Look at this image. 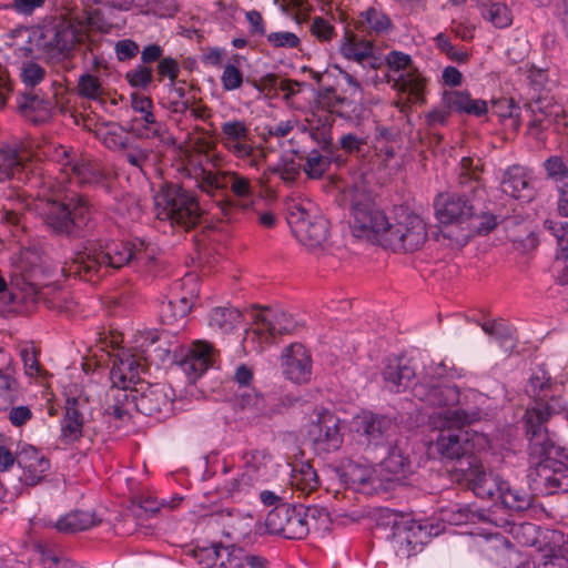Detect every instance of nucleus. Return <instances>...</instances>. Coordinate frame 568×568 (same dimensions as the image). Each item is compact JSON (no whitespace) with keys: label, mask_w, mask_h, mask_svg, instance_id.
Returning <instances> with one entry per match:
<instances>
[{"label":"nucleus","mask_w":568,"mask_h":568,"mask_svg":"<svg viewBox=\"0 0 568 568\" xmlns=\"http://www.w3.org/2000/svg\"><path fill=\"white\" fill-rule=\"evenodd\" d=\"M525 393L532 400L524 415L528 455L536 468L535 483L546 495L568 493V463L565 449L549 437L546 424L552 415L566 409L564 385L541 366L532 371Z\"/></svg>","instance_id":"nucleus-1"},{"label":"nucleus","mask_w":568,"mask_h":568,"mask_svg":"<svg viewBox=\"0 0 568 568\" xmlns=\"http://www.w3.org/2000/svg\"><path fill=\"white\" fill-rule=\"evenodd\" d=\"M153 258L150 243L142 239L133 241L109 240L88 242L83 251L74 254L63 266L67 276L91 282L125 265L148 264Z\"/></svg>","instance_id":"nucleus-2"},{"label":"nucleus","mask_w":568,"mask_h":568,"mask_svg":"<svg viewBox=\"0 0 568 568\" xmlns=\"http://www.w3.org/2000/svg\"><path fill=\"white\" fill-rule=\"evenodd\" d=\"M37 205L45 226L55 235L68 239H84L95 229L93 209L87 195L63 194L62 184L48 178Z\"/></svg>","instance_id":"nucleus-3"},{"label":"nucleus","mask_w":568,"mask_h":568,"mask_svg":"<svg viewBox=\"0 0 568 568\" xmlns=\"http://www.w3.org/2000/svg\"><path fill=\"white\" fill-rule=\"evenodd\" d=\"M199 189L215 199V215L229 224L239 223L253 209L255 187L252 180L236 171L201 169L196 175Z\"/></svg>","instance_id":"nucleus-4"},{"label":"nucleus","mask_w":568,"mask_h":568,"mask_svg":"<svg viewBox=\"0 0 568 568\" xmlns=\"http://www.w3.org/2000/svg\"><path fill=\"white\" fill-rule=\"evenodd\" d=\"M481 171L480 159H477V163L470 156L460 160L458 173L460 192L442 193L434 201L435 214L439 223L456 225L463 231V226H467L473 214L481 209L487 197V192L479 179Z\"/></svg>","instance_id":"nucleus-5"},{"label":"nucleus","mask_w":568,"mask_h":568,"mask_svg":"<svg viewBox=\"0 0 568 568\" xmlns=\"http://www.w3.org/2000/svg\"><path fill=\"white\" fill-rule=\"evenodd\" d=\"M154 202L156 217L173 230L189 232L201 222L203 211L196 194L180 183L161 182Z\"/></svg>","instance_id":"nucleus-6"},{"label":"nucleus","mask_w":568,"mask_h":568,"mask_svg":"<svg viewBox=\"0 0 568 568\" xmlns=\"http://www.w3.org/2000/svg\"><path fill=\"white\" fill-rule=\"evenodd\" d=\"M349 203L353 222L352 233L357 239L378 242L383 246V233L389 227L390 219L375 207L372 194L363 186L354 185L344 192Z\"/></svg>","instance_id":"nucleus-7"},{"label":"nucleus","mask_w":568,"mask_h":568,"mask_svg":"<svg viewBox=\"0 0 568 568\" xmlns=\"http://www.w3.org/2000/svg\"><path fill=\"white\" fill-rule=\"evenodd\" d=\"M82 37L81 28L71 20L58 19L42 28L38 47L48 63L68 71L73 69L72 58Z\"/></svg>","instance_id":"nucleus-8"},{"label":"nucleus","mask_w":568,"mask_h":568,"mask_svg":"<svg viewBox=\"0 0 568 568\" xmlns=\"http://www.w3.org/2000/svg\"><path fill=\"white\" fill-rule=\"evenodd\" d=\"M355 433L363 446L365 459L374 462L378 452H385L397 439V425L388 415L363 412L354 419Z\"/></svg>","instance_id":"nucleus-9"},{"label":"nucleus","mask_w":568,"mask_h":568,"mask_svg":"<svg viewBox=\"0 0 568 568\" xmlns=\"http://www.w3.org/2000/svg\"><path fill=\"white\" fill-rule=\"evenodd\" d=\"M427 240L423 219L406 207L395 210L389 227L383 233V246L396 253L414 252Z\"/></svg>","instance_id":"nucleus-10"},{"label":"nucleus","mask_w":568,"mask_h":568,"mask_svg":"<svg viewBox=\"0 0 568 568\" xmlns=\"http://www.w3.org/2000/svg\"><path fill=\"white\" fill-rule=\"evenodd\" d=\"M438 436L434 448L442 459L454 463L471 450L481 449L488 445V438L485 435L476 433L470 437L463 427L446 424L444 416L438 415Z\"/></svg>","instance_id":"nucleus-11"},{"label":"nucleus","mask_w":568,"mask_h":568,"mask_svg":"<svg viewBox=\"0 0 568 568\" xmlns=\"http://www.w3.org/2000/svg\"><path fill=\"white\" fill-rule=\"evenodd\" d=\"M286 220L294 236L306 246L318 247L328 237V221L322 215L311 214L303 203L290 204Z\"/></svg>","instance_id":"nucleus-12"},{"label":"nucleus","mask_w":568,"mask_h":568,"mask_svg":"<svg viewBox=\"0 0 568 568\" xmlns=\"http://www.w3.org/2000/svg\"><path fill=\"white\" fill-rule=\"evenodd\" d=\"M450 474L456 483L471 489L481 499L491 497V489L496 487L497 475L485 469L475 450L455 460Z\"/></svg>","instance_id":"nucleus-13"},{"label":"nucleus","mask_w":568,"mask_h":568,"mask_svg":"<svg viewBox=\"0 0 568 568\" xmlns=\"http://www.w3.org/2000/svg\"><path fill=\"white\" fill-rule=\"evenodd\" d=\"M435 527L427 521L407 519L394 523L392 527V542L397 552L405 557H410L420 552L432 540L437 531Z\"/></svg>","instance_id":"nucleus-14"},{"label":"nucleus","mask_w":568,"mask_h":568,"mask_svg":"<svg viewBox=\"0 0 568 568\" xmlns=\"http://www.w3.org/2000/svg\"><path fill=\"white\" fill-rule=\"evenodd\" d=\"M488 402L487 396L475 389L459 390V399L455 403L457 407L448 408L439 415L445 417L446 424L465 428L490 417Z\"/></svg>","instance_id":"nucleus-15"},{"label":"nucleus","mask_w":568,"mask_h":568,"mask_svg":"<svg viewBox=\"0 0 568 568\" xmlns=\"http://www.w3.org/2000/svg\"><path fill=\"white\" fill-rule=\"evenodd\" d=\"M295 328L296 323L290 314L282 310L266 308L256 315L255 325L246 331L245 341H256L258 347H262L278 336L293 333Z\"/></svg>","instance_id":"nucleus-16"},{"label":"nucleus","mask_w":568,"mask_h":568,"mask_svg":"<svg viewBox=\"0 0 568 568\" xmlns=\"http://www.w3.org/2000/svg\"><path fill=\"white\" fill-rule=\"evenodd\" d=\"M268 534L280 535L286 539H304L310 528L295 504L283 503L268 511L265 519Z\"/></svg>","instance_id":"nucleus-17"},{"label":"nucleus","mask_w":568,"mask_h":568,"mask_svg":"<svg viewBox=\"0 0 568 568\" xmlns=\"http://www.w3.org/2000/svg\"><path fill=\"white\" fill-rule=\"evenodd\" d=\"M524 106L531 114L528 129L535 135L546 129L545 122L559 124L565 116L564 108L555 100L550 90L538 92L534 90L527 93Z\"/></svg>","instance_id":"nucleus-18"},{"label":"nucleus","mask_w":568,"mask_h":568,"mask_svg":"<svg viewBox=\"0 0 568 568\" xmlns=\"http://www.w3.org/2000/svg\"><path fill=\"white\" fill-rule=\"evenodd\" d=\"M135 410L155 417L159 420L165 419L173 414V389L164 385H150L140 383L135 387Z\"/></svg>","instance_id":"nucleus-19"},{"label":"nucleus","mask_w":568,"mask_h":568,"mask_svg":"<svg viewBox=\"0 0 568 568\" xmlns=\"http://www.w3.org/2000/svg\"><path fill=\"white\" fill-rule=\"evenodd\" d=\"M55 105V93L49 97L42 90L24 89L17 95L18 113L33 125L48 123L54 114Z\"/></svg>","instance_id":"nucleus-20"},{"label":"nucleus","mask_w":568,"mask_h":568,"mask_svg":"<svg viewBox=\"0 0 568 568\" xmlns=\"http://www.w3.org/2000/svg\"><path fill=\"white\" fill-rule=\"evenodd\" d=\"M386 62L390 70L395 72L402 71L395 80L394 87L398 91L407 93L409 100L413 102L423 100L425 79L417 72V70L410 69V55L400 51H392L387 54Z\"/></svg>","instance_id":"nucleus-21"},{"label":"nucleus","mask_w":568,"mask_h":568,"mask_svg":"<svg viewBox=\"0 0 568 568\" xmlns=\"http://www.w3.org/2000/svg\"><path fill=\"white\" fill-rule=\"evenodd\" d=\"M314 449L318 453H332L338 450L343 445L341 420L332 413H324L318 416L317 423L310 430Z\"/></svg>","instance_id":"nucleus-22"},{"label":"nucleus","mask_w":568,"mask_h":568,"mask_svg":"<svg viewBox=\"0 0 568 568\" xmlns=\"http://www.w3.org/2000/svg\"><path fill=\"white\" fill-rule=\"evenodd\" d=\"M459 388L455 384L430 379L415 383L412 394L418 400L434 407H452L459 399Z\"/></svg>","instance_id":"nucleus-23"},{"label":"nucleus","mask_w":568,"mask_h":568,"mask_svg":"<svg viewBox=\"0 0 568 568\" xmlns=\"http://www.w3.org/2000/svg\"><path fill=\"white\" fill-rule=\"evenodd\" d=\"M313 362L310 352L301 343H292L282 354V369L287 379L303 384L312 376Z\"/></svg>","instance_id":"nucleus-24"},{"label":"nucleus","mask_w":568,"mask_h":568,"mask_svg":"<svg viewBox=\"0 0 568 568\" xmlns=\"http://www.w3.org/2000/svg\"><path fill=\"white\" fill-rule=\"evenodd\" d=\"M17 464L22 469L19 484L22 488L33 487L43 481L51 464L39 449L33 446L23 447L17 455Z\"/></svg>","instance_id":"nucleus-25"},{"label":"nucleus","mask_w":568,"mask_h":568,"mask_svg":"<svg viewBox=\"0 0 568 568\" xmlns=\"http://www.w3.org/2000/svg\"><path fill=\"white\" fill-rule=\"evenodd\" d=\"M217 356L219 353L212 344L196 341L186 349L179 365L189 379L194 382L215 364Z\"/></svg>","instance_id":"nucleus-26"},{"label":"nucleus","mask_w":568,"mask_h":568,"mask_svg":"<svg viewBox=\"0 0 568 568\" xmlns=\"http://www.w3.org/2000/svg\"><path fill=\"white\" fill-rule=\"evenodd\" d=\"M386 450L387 456L379 463L384 479L406 485L415 471L410 456L399 446L398 440L388 446Z\"/></svg>","instance_id":"nucleus-27"},{"label":"nucleus","mask_w":568,"mask_h":568,"mask_svg":"<svg viewBox=\"0 0 568 568\" xmlns=\"http://www.w3.org/2000/svg\"><path fill=\"white\" fill-rule=\"evenodd\" d=\"M382 377L389 392L400 393L410 387L416 377L415 367L406 357H389L384 362Z\"/></svg>","instance_id":"nucleus-28"},{"label":"nucleus","mask_w":568,"mask_h":568,"mask_svg":"<svg viewBox=\"0 0 568 568\" xmlns=\"http://www.w3.org/2000/svg\"><path fill=\"white\" fill-rule=\"evenodd\" d=\"M135 387L112 384L105 394L104 416L126 423L135 410Z\"/></svg>","instance_id":"nucleus-29"},{"label":"nucleus","mask_w":568,"mask_h":568,"mask_svg":"<svg viewBox=\"0 0 568 568\" xmlns=\"http://www.w3.org/2000/svg\"><path fill=\"white\" fill-rule=\"evenodd\" d=\"M161 45L151 43L141 51V63L129 70L124 79L128 84L138 90H148L155 81L154 69L151 67L160 58Z\"/></svg>","instance_id":"nucleus-30"},{"label":"nucleus","mask_w":568,"mask_h":568,"mask_svg":"<svg viewBox=\"0 0 568 568\" xmlns=\"http://www.w3.org/2000/svg\"><path fill=\"white\" fill-rule=\"evenodd\" d=\"M532 180L531 170L514 164L504 172L501 180L503 191L514 199L530 202L535 197Z\"/></svg>","instance_id":"nucleus-31"},{"label":"nucleus","mask_w":568,"mask_h":568,"mask_svg":"<svg viewBox=\"0 0 568 568\" xmlns=\"http://www.w3.org/2000/svg\"><path fill=\"white\" fill-rule=\"evenodd\" d=\"M495 483L496 487L491 489V497L485 498L493 500L495 506L500 505L515 513L525 511L531 506L532 497L526 490L511 487L498 475L495 477Z\"/></svg>","instance_id":"nucleus-32"},{"label":"nucleus","mask_w":568,"mask_h":568,"mask_svg":"<svg viewBox=\"0 0 568 568\" xmlns=\"http://www.w3.org/2000/svg\"><path fill=\"white\" fill-rule=\"evenodd\" d=\"M221 142L236 158H248L253 148L248 144L250 129L242 120H231L221 125Z\"/></svg>","instance_id":"nucleus-33"},{"label":"nucleus","mask_w":568,"mask_h":568,"mask_svg":"<svg viewBox=\"0 0 568 568\" xmlns=\"http://www.w3.org/2000/svg\"><path fill=\"white\" fill-rule=\"evenodd\" d=\"M339 52L345 59L355 61L364 68L366 64L371 68L376 67L373 43L365 39H358L349 30H346L342 38Z\"/></svg>","instance_id":"nucleus-34"},{"label":"nucleus","mask_w":568,"mask_h":568,"mask_svg":"<svg viewBox=\"0 0 568 568\" xmlns=\"http://www.w3.org/2000/svg\"><path fill=\"white\" fill-rule=\"evenodd\" d=\"M19 398V383L14 377L11 355L0 349V410H7Z\"/></svg>","instance_id":"nucleus-35"},{"label":"nucleus","mask_w":568,"mask_h":568,"mask_svg":"<svg viewBox=\"0 0 568 568\" xmlns=\"http://www.w3.org/2000/svg\"><path fill=\"white\" fill-rule=\"evenodd\" d=\"M452 112L473 116H483L488 112L487 102L483 99H473L468 91H445L442 99Z\"/></svg>","instance_id":"nucleus-36"},{"label":"nucleus","mask_w":568,"mask_h":568,"mask_svg":"<svg viewBox=\"0 0 568 568\" xmlns=\"http://www.w3.org/2000/svg\"><path fill=\"white\" fill-rule=\"evenodd\" d=\"M139 361L135 355L129 353H122L116 355L113 359V365L110 372L111 383L114 385L136 387L140 386L139 377Z\"/></svg>","instance_id":"nucleus-37"},{"label":"nucleus","mask_w":568,"mask_h":568,"mask_svg":"<svg viewBox=\"0 0 568 568\" xmlns=\"http://www.w3.org/2000/svg\"><path fill=\"white\" fill-rule=\"evenodd\" d=\"M16 180L34 184L37 178H29L24 159L14 149H0V182Z\"/></svg>","instance_id":"nucleus-38"},{"label":"nucleus","mask_w":568,"mask_h":568,"mask_svg":"<svg viewBox=\"0 0 568 568\" xmlns=\"http://www.w3.org/2000/svg\"><path fill=\"white\" fill-rule=\"evenodd\" d=\"M354 27L358 32L378 37L388 33L393 29V22L383 10L369 7L358 14Z\"/></svg>","instance_id":"nucleus-39"},{"label":"nucleus","mask_w":568,"mask_h":568,"mask_svg":"<svg viewBox=\"0 0 568 568\" xmlns=\"http://www.w3.org/2000/svg\"><path fill=\"white\" fill-rule=\"evenodd\" d=\"M84 417L78 407L77 399L68 402L63 418L61 419L60 442L72 445L83 436Z\"/></svg>","instance_id":"nucleus-40"},{"label":"nucleus","mask_w":568,"mask_h":568,"mask_svg":"<svg viewBox=\"0 0 568 568\" xmlns=\"http://www.w3.org/2000/svg\"><path fill=\"white\" fill-rule=\"evenodd\" d=\"M81 186L100 185L105 181V173L98 162L82 152L69 172Z\"/></svg>","instance_id":"nucleus-41"},{"label":"nucleus","mask_w":568,"mask_h":568,"mask_svg":"<svg viewBox=\"0 0 568 568\" xmlns=\"http://www.w3.org/2000/svg\"><path fill=\"white\" fill-rule=\"evenodd\" d=\"M490 202L485 201L481 209L473 214L467 226H463L462 237L457 241L465 244L474 235H486L491 232L498 224L497 216L488 207Z\"/></svg>","instance_id":"nucleus-42"},{"label":"nucleus","mask_w":568,"mask_h":568,"mask_svg":"<svg viewBox=\"0 0 568 568\" xmlns=\"http://www.w3.org/2000/svg\"><path fill=\"white\" fill-rule=\"evenodd\" d=\"M300 160L304 161L302 168L306 175L314 180L321 179L329 170L332 162L342 164L345 161L336 153L323 152L317 149L311 150L306 155H301Z\"/></svg>","instance_id":"nucleus-43"},{"label":"nucleus","mask_w":568,"mask_h":568,"mask_svg":"<svg viewBox=\"0 0 568 568\" xmlns=\"http://www.w3.org/2000/svg\"><path fill=\"white\" fill-rule=\"evenodd\" d=\"M120 158L143 175H146V169L154 164L155 153L150 146L130 141L120 153Z\"/></svg>","instance_id":"nucleus-44"},{"label":"nucleus","mask_w":568,"mask_h":568,"mask_svg":"<svg viewBox=\"0 0 568 568\" xmlns=\"http://www.w3.org/2000/svg\"><path fill=\"white\" fill-rule=\"evenodd\" d=\"M481 17L497 29H505L513 24V12L504 0H481Z\"/></svg>","instance_id":"nucleus-45"},{"label":"nucleus","mask_w":568,"mask_h":568,"mask_svg":"<svg viewBox=\"0 0 568 568\" xmlns=\"http://www.w3.org/2000/svg\"><path fill=\"white\" fill-rule=\"evenodd\" d=\"M313 116L308 120L311 138L318 143L323 152L336 153L338 148L333 144L332 139L333 116L329 114L323 118H316L315 114Z\"/></svg>","instance_id":"nucleus-46"},{"label":"nucleus","mask_w":568,"mask_h":568,"mask_svg":"<svg viewBox=\"0 0 568 568\" xmlns=\"http://www.w3.org/2000/svg\"><path fill=\"white\" fill-rule=\"evenodd\" d=\"M291 485L306 495L316 490L320 480L316 470L308 462L293 464L291 471Z\"/></svg>","instance_id":"nucleus-47"},{"label":"nucleus","mask_w":568,"mask_h":568,"mask_svg":"<svg viewBox=\"0 0 568 568\" xmlns=\"http://www.w3.org/2000/svg\"><path fill=\"white\" fill-rule=\"evenodd\" d=\"M100 523L95 515L90 511L75 510L57 521V529L61 532L73 534L81 530H87Z\"/></svg>","instance_id":"nucleus-48"},{"label":"nucleus","mask_w":568,"mask_h":568,"mask_svg":"<svg viewBox=\"0 0 568 568\" xmlns=\"http://www.w3.org/2000/svg\"><path fill=\"white\" fill-rule=\"evenodd\" d=\"M161 341V335L156 331H146L140 334L135 341V348L139 349L140 356L145 361L153 362L155 358L164 359L169 356L170 351L156 345Z\"/></svg>","instance_id":"nucleus-49"},{"label":"nucleus","mask_w":568,"mask_h":568,"mask_svg":"<svg viewBox=\"0 0 568 568\" xmlns=\"http://www.w3.org/2000/svg\"><path fill=\"white\" fill-rule=\"evenodd\" d=\"M241 317V312L235 307H215L210 313L209 324L214 329L229 333L240 322Z\"/></svg>","instance_id":"nucleus-50"},{"label":"nucleus","mask_w":568,"mask_h":568,"mask_svg":"<svg viewBox=\"0 0 568 568\" xmlns=\"http://www.w3.org/2000/svg\"><path fill=\"white\" fill-rule=\"evenodd\" d=\"M97 138L105 148L120 153L130 142V139L122 134V128L115 123H105L97 130Z\"/></svg>","instance_id":"nucleus-51"},{"label":"nucleus","mask_w":568,"mask_h":568,"mask_svg":"<svg viewBox=\"0 0 568 568\" xmlns=\"http://www.w3.org/2000/svg\"><path fill=\"white\" fill-rule=\"evenodd\" d=\"M245 549L235 545H217L216 566L214 568H244Z\"/></svg>","instance_id":"nucleus-52"},{"label":"nucleus","mask_w":568,"mask_h":568,"mask_svg":"<svg viewBox=\"0 0 568 568\" xmlns=\"http://www.w3.org/2000/svg\"><path fill=\"white\" fill-rule=\"evenodd\" d=\"M191 308L192 305L187 297L183 296L176 300H170L161 305V318L165 324H173L186 317Z\"/></svg>","instance_id":"nucleus-53"},{"label":"nucleus","mask_w":568,"mask_h":568,"mask_svg":"<svg viewBox=\"0 0 568 568\" xmlns=\"http://www.w3.org/2000/svg\"><path fill=\"white\" fill-rule=\"evenodd\" d=\"M254 485L253 476L242 473L239 477L226 480L216 488L222 498H237Z\"/></svg>","instance_id":"nucleus-54"},{"label":"nucleus","mask_w":568,"mask_h":568,"mask_svg":"<svg viewBox=\"0 0 568 568\" xmlns=\"http://www.w3.org/2000/svg\"><path fill=\"white\" fill-rule=\"evenodd\" d=\"M156 67L154 69L155 81L159 83L163 82L165 79L169 82H174L181 72L180 63L176 59L168 55H164V50L161 47L160 58L155 61Z\"/></svg>","instance_id":"nucleus-55"},{"label":"nucleus","mask_w":568,"mask_h":568,"mask_svg":"<svg viewBox=\"0 0 568 568\" xmlns=\"http://www.w3.org/2000/svg\"><path fill=\"white\" fill-rule=\"evenodd\" d=\"M270 458L271 456L266 450L252 449L244 452L242 460L244 463L245 471L243 473L252 475L253 481L255 483L261 477V471L266 466V462Z\"/></svg>","instance_id":"nucleus-56"},{"label":"nucleus","mask_w":568,"mask_h":568,"mask_svg":"<svg viewBox=\"0 0 568 568\" xmlns=\"http://www.w3.org/2000/svg\"><path fill=\"white\" fill-rule=\"evenodd\" d=\"M302 165L293 158H282L276 164L268 168L270 173L278 175L287 184L294 183L301 174Z\"/></svg>","instance_id":"nucleus-57"},{"label":"nucleus","mask_w":568,"mask_h":568,"mask_svg":"<svg viewBox=\"0 0 568 568\" xmlns=\"http://www.w3.org/2000/svg\"><path fill=\"white\" fill-rule=\"evenodd\" d=\"M475 518L485 520L484 510L474 511L468 505H454L450 510L446 511L445 519L452 525H463L475 521Z\"/></svg>","instance_id":"nucleus-58"},{"label":"nucleus","mask_w":568,"mask_h":568,"mask_svg":"<svg viewBox=\"0 0 568 568\" xmlns=\"http://www.w3.org/2000/svg\"><path fill=\"white\" fill-rule=\"evenodd\" d=\"M77 93L79 97L89 100L100 99L103 94L100 79L91 73H83L78 80Z\"/></svg>","instance_id":"nucleus-59"},{"label":"nucleus","mask_w":568,"mask_h":568,"mask_svg":"<svg viewBox=\"0 0 568 568\" xmlns=\"http://www.w3.org/2000/svg\"><path fill=\"white\" fill-rule=\"evenodd\" d=\"M491 111L500 119H511L515 129L520 125L519 106L511 98H500L491 101Z\"/></svg>","instance_id":"nucleus-60"},{"label":"nucleus","mask_w":568,"mask_h":568,"mask_svg":"<svg viewBox=\"0 0 568 568\" xmlns=\"http://www.w3.org/2000/svg\"><path fill=\"white\" fill-rule=\"evenodd\" d=\"M82 154L81 151L64 145H58L54 148L52 158L61 165V171L69 176V172L73 165H77V161Z\"/></svg>","instance_id":"nucleus-61"},{"label":"nucleus","mask_w":568,"mask_h":568,"mask_svg":"<svg viewBox=\"0 0 568 568\" xmlns=\"http://www.w3.org/2000/svg\"><path fill=\"white\" fill-rule=\"evenodd\" d=\"M364 112L365 106L361 101L342 97L335 114L349 121H358L364 116Z\"/></svg>","instance_id":"nucleus-62"},{"label":"nucleus","mask_w":568,"mask_h":568,"mask_svg":"<svg viewBox=\"0 0 568 568\" xmlns=\"http://www.w3.org/2000/svg\"><path fill=\"white\" fill-rule=\"evenodd\" d=\"M20 77L26 89H36L44 80L45 69L37 62L29 61L23 63Z\"/></svg>","instance_id":"nucleus-63"},{"label":"nucleus","mask_w":568,"mask_h":568,"mask_svg":"<svg viewBox=\"0 0 568 568\" xmlns=\"http://www.w3.org/2000/svg\"><path fill=\"white\" fill-rule=\"evenodd\" d=\"M353 485H374V470L371 466L351 464L344 475Z\"/></svg>","instance_id":"nucleus-64"}]
</instances>
